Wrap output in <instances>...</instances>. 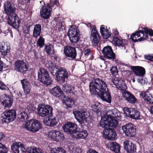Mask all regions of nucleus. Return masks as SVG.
<instances>
[{"label":"nucleus","mask_w":153,"mask_h":153,"mask_svg":"<svg viewBox=\"0 0 153 153\" xmlns=\"http://www.w3.org/2000/svg\"><path fill=\"white\" fill-rule=\"evenodd\" d=\"M131 70L134 74L137 76L143 77L146 74V71L144 68L140 66H132L131 67Z\"/></svg>","instance_id":"27"},{"label":"nucleus","mask_w":153,"mask_h":153,"mask_svg":"<svg viewBox=\"0 0 153 153\" xmlns=\"http://www.w3.org/2000/svg\"><path fill=\"white\" fill-rule=\"evenodd\" d=\"M109 113L110 114L106 115L105 116H108L109 117H111V118L112 117L115 119L118 117V113L117 112V110H112L110 111Z\"/></svg>","instance_id":"47"},{"label":"nucleus","mask_w":153,"mask_h":153,"mask_svg":"<svg viewBox=\"0 0 153 153\" xmlns=\"http://www.w3.org/2000/svg\"><path fill=\"white\" fill-rule=\"evenodd\" d=\"M87 109L82 108L79 110L73 111V114L75 118L82 127L84 124V120L86 119L85 115L87 114Z\"/></svg>","instance_id":"10"},{"label":"nucleus","mask_w":153,"mask_h":153,"mask_svg":"<svg viewBox=\"0 0 153 153\" xmlns=\"http://www.w3.org/2000/svg\"><path fill=\"white\" fill-rule=\"evenodd\" d=\"M144 30H138L131 36L130 39L134 42H141L145 40Z\"/></svg>","instance_id":"19"},{"label":"nucleus","mask_w":153,"mask_h":153,"mask_svg":"<svg viewBox=\"0 0 153 153\" xmlns=\"http://www.w3.org/2000/svg\"><path fill=\"white\" fill-rule=\"evenodd\" d=\"M7 149L4 145L0 143V153H7Z\"/></svg>","instance_id":"49"},{"label":"nucleus","mask_w":153,"mask_h":153,"mask_svg":"<svg viewBox=\"0 0 153 153\" xmlns=\"http://www.w3.org/2000/svg\"><path fill=\"white\" fill-rule=\"evenodd\" d=\"M50 4L51 5V7H53V5H56L57 6L58 4H59L58 0H54L53 1L50 0Z\"/></svg>","instance_id":"58"},{"label":"nucleus","mask_w":153,"mask_h":153,"mask_svg":"<svg viewBox=\"0 0 153 153\" xmlns=\"http://www.w3.org/2000/svg\"><path fill=\"white\" fill-rule=\"evenodd\" d=\"M99 95V96L101 99L103 101H104L108 103H110L111 101V97L108 90L103 91L98 94H96Z\"/></svg>","instance_id":"26"},{"label":"nucleus","mask_w":153,"mask_h":153,"mask_svg":"<svg viewBox=\"0 0 153 153\" xmlns=\"http://www.w3.org/2000/svg\"><path fill=\"white\" fill-rule=\"evenodd\" d=\"M26 129L33 133H35L42 128L40 121L35 119H30L25 124Z\"/></svg>","instance_id":"6"},{"label":"nucleus","mask_w":153,"mask_h":153,"mask_svg":"<svg viewBox=\"0 0 153 153\" xmlns=\"http://www.w3.org/2000/svg\"><path fill=\"white\" fill-rule=\"evenodd\" d=\"M122 129L125 135L129 137H133L136 135V126L132 123L126 124L122 126Z\"/></svg>","instance_id":"11"},{"label":"nucleus","mask_w":153,"mask_h":153,"mask_svg":"<svg viewBox=\"0 0 153 153\" xmlns=\"http://www.w3.org/2000/svg\"><path fill=\"white\" fill-rule=\"evenodd\" d=\"M110 149L116 153H119L120 152V147L119 145L116 142H112L110 143Z\"/></svg>","instance_id":"37"},{"label":"nucleus","mask_w":153,"mask_h":153,"mask_svg":"<svg viewBox=\"0 0 153 153\" xmlns=\"http://www.w3.org/2000/svg\"><path fill=\"white\" fill-rule=\"evenodd\" d=\"M49 92L51 95L54 97L61 99L65 97L64 94L59 86L54 87L50 90Z\"/></svg>","instance_id":"24"},{"label":"nucleus","mask_w":153,"mask_h":153,"mask_svg":"<svg viewBox=\"0 0 153 153\" xmlns=\"http://www.w3.org/2000/svg\"><path fill=\"white\" fill-rule=\"evenodd\" d=\"M68 36L72 43L77 42L81 38L79 30L76 26L74 25L71 26L68 32Z\"/></svg>","instance_id":"7"},{"label":"nucleus","mask_w":153,"mask_h":153,"mask_svg":"<svg viewBox=\"0 0 153 153\" xmlns=\"http://www.w3.org/2000/svg\"><path fill=\"white\" fill-rule=\"evenodd\" d=\"M52 45L50 44H49V45H45L44 51L46 52V54L49 55L52 52L53 50L51 49V47Z\"/></svg>","instance_id":"48"},{"label":"nucleus","mask_w":153,"mask_h":153,"mask_svg":"<svg viewBox=\"0 0 153 153\" xmlns=\"http://www.w3.org/2000/svg\"><path fill=\"white\" fill-rule=\"evenodd\" d=\"M14 69L17 72L25 74L28 69V65L24 61L18 59L13 64Z\"/></svg>","instance_id":"14"},{"label":"nucleus","mask_w":153,"mask_h":153,"mask_svg":"<svg viewBox=\"0 0 153 153\" xmlns=\"http://www.w3.org/2000/svg\"><path fill=\"white\" fill-rule=\"evenodd\" d=\"M86 153H99L98 152L96 151L95 150L90 149L89 150L87 151Z\"/></svg>","instance_id":"62"},{"label":"nucleus","mask_w":153,"mask_h":153,"mask_svg":"<svg viewBox=\"0 0 153 153\" xmlns=\"http://www.w3.org/2000/svg\"><path fill=\"white\" fill-rule=\"evenodd\" d=\"M52 153H66V151L62 147L55 148L51 150Z\"/></svg>","instance_id":"46"},{"label":"nucleus","mask_w":153,"mask_h":153,"mask_svg":"<svg viewBox=\"0 0 153 153\" xmlns=\"http://www.w3.org/2000/svg\"><path fill=\"white\" fill-rule=\"evenodd\" d=\"M41 6L40 11V14L42 18L44 19H47L49 17L51 13L52 9L51 5L49 4L45 6L44 4Z\"/></svg>","instance_id":"18"},{"label":"nucleus","mask_w":153,"mask_h":153,"mask_svg":"<svg viewBox=\"0 0 153 153\" xmlns=\"http://www.w3.org/2000/svg\"><path fill=\"white\" fill-rule=\"evenodd\" d=\"M90 91L91 94L96 95L108 88L106 82L99 78L94 79L90 82L89 85Z\"/></svg>","instance_id":"1"},{"label":"nucleus","mask_w":153,"mask_h":153,"mask_svg":"<svg viewBox=\"0 0 153 153\" xmlns=\"http://www.w3.org/2000/svg\"><path fill=\"white\" fill-rule=\"evenodd\" d=\"M4 13L8 15L15 13L16 8L11 1H7L4 4Z\"/></svg>","instance_id":"20"},{"label":"nucleus","mask_w":153,"mask_h":153,"mask_svg":"<svg viewBox=\"0 0 153 153\" xmlns=\"http://www.w3.org/2000/svg\"><path fill=\"white\" fill-rule=\"evenodd\" d=\"M7 87L6 85L0 80V89L4 90H7Z\"/></svg>","instance_id":"57"},{"label":"nucleus","mask_w":153,"mask_h":153,"mask_svg":"<svg viewBox=\"0 0 153 153\" xmlns=\"http://www.w3.org/2000/svg\"><path fill=\"white\" fill-rule=\"evenodd\" d=\"M46 66L48 68L51 74L54 76L56 75L58 70H59L57 66L53 61H48L46 64Z\"/></svg>","instance_id":"29"},{"label":"nucleus","mask_w":153,"mask_h":153,"mask_svg":"<svg viewBox=\"0 0 153 153\" xmlns=\"http://www.w3.org/2000/svg\"><path fill=\"white\" fill-rule=\"evenodd\" d=\"M77 127V125L74 122L67 121L64 123L62 128L67 134L72 135L74 134Z\"/></svg>","instance_id":"13"},{"label":"nucleus","mask_w":153,"mask_h":153,"mask_svg":"<svg viewBox=\"0 0 153 153\" xmlns=\"http://www.w3.org/2000/svg\"><path fill=\"white\" fill-rule=\"evenodd\" d=\"M38 76L39 81L46 85L52 84V78L50 76L48 72L44 68H40L38 71Z\"/></svg>","instance_id":"3"},{"label":"nucleus","mask_w":153,"mask_h":153,"mask_svg":"<svg viewBox=\"0 0 153 153\" xmlns=\"http://www.w3.org/2000/svg\"><path fill=\"white\" fill-rule=\"evenodd\" d=\"M24 91L26 95L29 94L31 88L30 83L27 79H24L21 80Z\"/></svg>","instance_id":"30"},{"label":"nucleus","mask_w":153,"mask_h":153,"mask_svg":"<svg viewBox=\"0 0 153 153\" xmlns=\"http://www.w3.org/2000/svg\"><path fill=\"white\" fill-rule=\"evenodd\" d=\"M31 148L30 147H28L26 149V151H25V153H32Z\"/></svg>","instance_id":"63"},{"label":"nucleus","mask_w":153,"mask_h":153,"mask_svg":"<svg viewBox=\"0 0 153 153\" xmlns=\"http://www.w3.org/2000/svg\"><path fill=\"white\" fill-rule=\"evenodd\" d=\"M20 142L13 143L11 146V149L14 153H19V149L20 146Z\"/></svg>","instance_id":"40"},{"label":"nucleus","mask_w":153,"mask_h":153,"mask_svg":"<svg viewBox=\"0 0 153 153\" xmlns=\"http://www.w3.org/2000/svg\"><path fill=\"white\" fill-rule=\"evenodd\" d=\"M50 55L51 59L54 61H56L57 60L58 56L55 53L54 49H53L52 52L51 53Z\"/></svg>","instance_id":"50"},{"label":"nucleus","mask_w":153,"mask_h":153,"mask_svg":"<svg viewBox=\"0 0 153 153\" xmlns=\"http://www.w3.org/2000/svg\"><path fill=\"white\" fill-rule=\"evenodd\" d=\"M45 39L42 36H40L36 42L37 46L39 47L40 48H42L45 45Z\"/></svg>","instance_id":"44"},{"label":"nucleus","mask_w":153,"mask_h":153,"mask_svg":"<svg viewBox=\"0 0 153 153\" xmlns=\"http://www.w3.org/2000/svg\"><path fill=\"white\" fill-rule=\"evenodd\" d=\"M52 107L48 105L41 104L39 105L37 109V114L39 117H51L53 116Z\"/></svg>","instance_id":"5"},{"label":"nucleus","mask_w":153,"mask_h":153,"mask_svg":"<svg viewBox=\"0 0 153 153\" xmlns=\"http://www.w3.org/2000/svg\"><path fill=\"white\" fill-rule=\"evenodd\" d=\"M3 115L1 118V122L3 124L8 123L12 122L16 119V111L12 109L6 110Z\"/></svg>","instance_id":"9"},{"label":"nucleus","mask_w":153,"mask_h":153,"mask_svg":"<svg viewBox=\"0 0 153 153\" xmlns=\"http://www.w3.org/2000/svg\"><path fill=\"white\" fill-rule=\"evenodd\" d=\"M144 58L146 60L153 62V54L151 55H145L144 56Z\"/></svg>","instance_id":"56"},{"label":"nucleus","mask_w":153,"mask_h":153,"mask_svg":"<svg viewBox=\"0 0 153 153\" xmlns=\"http://www.w3.org/2000/svg\"><path fill=\"white\" fill-rule=\"evenodd\" d=\"M64 53L65 57L69 60H76L77 53L76 48L70 45H67L64 48ZM82 52H81L79 57L76 60H78L80 59L82 55Z\"/></svg>","instance_id":"4"},{"label":"nucleus","mask_w":153,"mask_h":153,"mask_svg":"<svg viewBox=\"0 0 153 153\" xmlns=\"http://www.w3.org/2000/svg\"><path fill=\"white\" fill-rule=\"evenodd\" d=\"M93 28L91 30L90 38L92 42L96 45H97L100 40V36L95 26H92Z\"/></svg>","instance_id":"22"},{"label":"nucleus","mask_w":153,"mask_h":153,"mask_svg":"<svg viewBox=\"0 0 153 153\" xmlns=\"http://www.w3.org/2000/svg\"><path fill=\"white\" fill-rule=\"evenodd\" d=\"M48 136L56 142L62 141L64 139L63 134L58 131L53 130L51 131L48 133Z\"/></svg>","instance_id":"21"},{"label":"nucleus","mask_w":153,"mask_h":153,"mask_svg":"<svg viewBox=\"0 0 153 153\" xmlns=\"http://www.w3.org/2000/svg\"><path fill=\"white\" fill-rule=\"evenodd\" d=\"M116 88L120 90L126 91L127 87L125 81L123 80L120 81L116 85Z\"/></svg>","instance_id":"42"},{"label":"nucleus","mask_w":153,"mask_h":153,"mask_svg":"<svg viewBox=\"0 0 153 153\" xmlns=\"http://www.w3.org/2000/svg\"><path fill=\"white\" fill-rule=\"evenodd\" d=\"M17 116L19 122H23L25 121L26 123V122H28L29 120V117L27 113L25 112H23L19 114Z\"/></svg>","instance_id":"36"},{"label":"nucleus","mask_w":153,"mask_h":153,"mask_svg":"<svg viewBox=\"0 0 153 153\" xmlns=\"http://www.w3.org/2000/svg\"><path fill=\"white\" fill-rule=\"evenodd\" d=\"M32 153H41V149L36 148L33 149Z\"/></svg>","instance_id":"61"},{"label":"nucleus","mask_w":153,"mask_h":153,"mask_svg":"<svg viewBox=\"0 0 153 153\" xmlns=\"http://www.w3.org/2000/svg\"><path fill=\"white\" fill-rule=\"evenodd\" d=\"M19 147L21 148V151L22 152V153H25V151H26V149L25 148V146L24 144H22L20 142V143Z\"/></svg>","instance_id":"59"},{"label":"nucleus","mask_w":153,"mask_h":153,"mask_svg":"<svg viewBox=\"0 0 153 153\" xmlns=\"http://www.w3.org/2000/svg\"><path fill=\"white\" fill-rule=\"evenodd\" d=\"M144 29V33L145 40L148 38V34H149L150 36H153V30L152 29L149 30L147 28H145Z\"/></svg>","instance_id":"45"},{"label":"nucleus","mask_w":153,"mask_h":153,"mask_svg":"<svg viewBox=\"0 0 153 153\" xmlns=\"http://www.w3.org/2000/svg\"><path fill=\"white\" fill-rule=\"evenodd\" d=\"M120 81L117 80L115 79H114L112 80V82L113 84H114L116 87V85H117L118 82H119Z\"/></svg>","instance_id":"64"},{"label":"nucleus","mask_w":153,"mask_h":153,"mask_svg":"<svg viewBox=\"0 0 153 153\" xmlns=\"http://www.w3.org/2000/svg\"><path fill=\"white\" fill-rule=\"evenodd\" d=\"M65 99L64 101V102L68 108H71L74 104V100L70 97H66L64 98Z\"/></svg>","instance_id":"38"},{"label":"nucleus","mask_w":153,"mask_h":153,"mask_svg":"<svg viewBox=\"0 0 153 153\" xmlns=\"http://www.w3.org/2000/svg\"><path fill=\"white\" fill-rule=\"evenodd\" d=\"M123 96L125 100L129 103L134 104L137 102V99L130 91H125L123 93Z\"/></svg>","instance_id":"25"},{"label":"nucleus","mask_w":153,"mask_h":153,"mask_svg":"<svg viewBox=\"0 0 153 153\" xmlns=\"http://www.w3.org/2000/svg\"><path fill=\"white\" fill-rule=\"evenodd\" d=\"M56 26L58 28V30L59 31L63 30V27L62 22L61 21H58L57 22Z\"/></svg>","instance_id":"54"},{"label":"nucleus","mask_w":153,"mask_h":153,"mask_svg":"<svg viewBox=\"0 0 153 153\" xmlns=\"http://www.w3.org/2000/svg\"><path fill=\"white\" fill-rule=\"evenodd\" d=\"M142 94L143 98L144 100L151 104L153 98V95L147 91L144 92Z\"/></svg>","instance_id":"39"},{"label":"nucleus","mask_w":153,"mask_h":153,"mask_svg":"<svg viewBox=\"0 0 153 153\" xmlns=\"http://www.w3.org/2000/svg\"><path fill=\"white\" fill-rule=\"evenodd\" d=\"M124 113L126 115L130 118L135 120L140 119V112L134 108L128 107L123 108Z\"/></svg>","instance_id":"15"},{"label":"nucleus","mask_w":153,"mask_h":153,"mask_svg":"<svg viewBox=\"0 0 153 153\" xmlns=\"http://www.w3.org/2000/svg\"><path fill=\"white\" fill-rule=\"evenodd\" d=\"M91 108L92 110L96 113L99 114V112H100V107L98 105H97L96 104L92 105Z\"/></svg>","instance_id":"51"},{"label":"nucleus","mask_w":153,"mask_h":153,"mask_svg":"<svg viewBox=\"0 0 153 153\" xmlns=\"http://www.w3.org/2000/svg\"><path fill=\"white\" fill-rule=\"evenodd\" d=\"M118 124V121L115 118L111 117H109L108 116H104L102 117L100 123L97 125V127L102 128L112 127L115 128Z\"/></svg>","instance_id":"2"},{"label":"nucleus","mask_w":153,"mask_h":153,"mask_svg":"<svg viewBox=\"0 0 153 153\" xmlns=\"http://www.w3.org/2000/svg\"><path fill=\"white\" fill-rule=\"evenodd\" d=\"M42 31V26L39 24H36L35 25L33 30V36L37 39L40 36Z\"/></svg>","instance_id":"35"},{"label":"nucleus","mask_w":153,"mask_h":153,"mask_svg":"<svg viewBox=\"0 0 153 153\" xmlns=\"http://www.w3.org/2000/svg\"><path fill=\"white\" fill-rule=\"evenodd\" d=\"M56 79L59 83L61 84L65 81V78L68 77V74L66 69L62 68L59 69L58 71L55 75Z\"/></svg>","instance_id":"16"},{"label":"nucleus","mask_w":153,"mask_h":153,"mask_svg":"<svg viewBox=\"0 0 153 153\" xmlns=\"http://www.w3.org/2000/svg\"><path fill=\"white\" fill-rule=\"evenodd\" d=\"M7 23L15 29L19 28L21 23L20 19L15 13L8 15Z\"/></svg>","instance_id":"12"},{"label":"nucleus","mask_w":153,"mask_h":153,"mask_svg":"<svg viewBox=\"0 0 153 153\" xmlns=\"http://www.w3.org/2000/svg\"><path fill=\"white\" fill-rule=\"evenodd\" d=\"M5 95L6 98L2 102L1 104L4 106V109L10 108L13 103V98L10 96H7L6 95Z\"/></svg>","instance_id":"31"},{"label":"nucleus","mask_w":153,"mask_h":153,"mask_svg":"<svg viewBox=\"0 0 153 153\" xmlns=\"http://www.w3.org/2000/svg\"><path fill=\"white\" fill-rule=\"evenodd\" d=\"M100 33L104 39H108L111 36V34L108 29L105 28L104 25H101L100 28Z\"/></svg>","instance_id":"34"},{"label":"nucleus","mask_w":153,"mask_h":153,"mask_svg":"<svg viewBox=\"0 0 153 153\" xmlns=\"http://www.w3.org/2000/svg\"><path fill=\"white\" fill-rule=\"evenodd\" d=\"M111 38L112 41H113L117 46L120 47L123 50L126 49L125 46L126 44L125 42H123V39H121L118 38L117 37L113 36L111 37Z\"/></svg>","instance_id":"33"},{"label":"nucleus","mask_w":153,"mask_h":153,"mask_svg":"<svg viewBox=\"0 0 153 153\" xmlns=\"http://www.w3.org/2000/svg\"><path fill=\"white\" fill-rule=\"evenodd\" d=\"M48 117V118H46V119H44V123L46 125L51 127H54L56 126L58 122L56 118L55 117H53L52 116Z\"/></svg>","instance_id":"32"},{"label":"nucleus","mask_w":153,"mask_h":153,"mask_svg":"<svg viewBox=\"0 0 153 153\" xmlns=\"http://www.w3.org/2000/svg\"><path fill=\"white\" fill-rule=\"evenodd\" d=\"M102 52L103 56L100 58L103 60L107 59L114 61L117 59L116 55L114 52L112 47L108 45L104 47L102 51Z\"/></svg>","instance_id":"8"},{"label":"nucleus","mask_w":153,"mask_h":153,"mask_svg":"<svg viewBox=\"0 0 153 153\" xmlns=\"http://www.w3.org/2000/svg\"><path fill=\"white\" fill-rule=\"evenodd\" d=\"M84 54L85 56H88L91 54V51L90 49H87L84 51Z\"/></svg>","instance_id":"60"},{"label":"nucleus","mask_w":153,"mask_h":153,"mask_svg":"<svg viewBox=\"0 0 153 153\" xmlns=\"http://www.w3.org/2000/svg\"><path fill=\"white\" fill-rule=\"evenodd\" d=\"M123 146L125 150L129 153H134L136 152L137 146L130 141L126 140L123 143Z\"/></svg>","instance_id":"23"},{"label":"nucleus","mask_w":153,"mask_h":153,"mask_svg":"<svg viewBox=\"0 0 153 153\" xmlns=\"http://www.w3.org/2000/svg\"><path fill=\"white\" fill-rule=\"evenodd\" d=\"M74 134L75 135L76 137L78 139H85L87 136V131L82 128L77 127Z\"/></svg>","instance_id":"28"},{"label":"nucleus","mask_w":153,"mask_h":153,"mask_svg":"<svg viewBox=\"0 0 153 153\" xmlns=\"http://www.w3.org/2000/svg\"><path fill=\"white\" fill-rule=\"evenodd\" d=\"M1 58L0 57V72L2 71L3 68H7L8 65L3 62L1 60Z\"/></svg>","instance_id":"53"},{"label":"nucleus","mask_w":153,"mask_h":153,"mask_svg":"<svg viewBox=\"0 0 153 153\" xmlns=\"http://www.w3.org/2000/svg\"><path fill=\"white\" fill-rule=\"evenodd\" d=\"M75 87L73 86H72L71 85L70 87H69L67 88L66 89V91L67 92L69 93H72L74 94V90Z\"/></svg>","instance_id":"55"},{"label":"nucleus","mask_w":153,"mask_h":153,"mask_svg":"<svg viewBox=\"0 0 153 153\" xmlns=\"http://www.w3.org/2000/svg\"><path fill=\"white\" fill-rule=\"evenodd\" d=\"M110 71L112 75L114 76L117 75L118 72L117 67L113 66L110 69Z\"/></svg>","instance_id":"52"},{"label":"nucleus","mask_w":153,"mask_h":153,"mask_svg":"<svg viewBox=\"0 0 153 153\" xmlns=\"http://www.w3.org/2000/svg\"><path fill=\"white\" fill-rule=\"evenodd\" d=\"M8 46L5 45H2L0 47V52L2 55L5 56L7 55V53H8L10 50V48H9V49H8Z\"/></svg>","instance_id":"41"},{"label":"nucleus","mask_w":153,"mask_h":153,"mask_svg":"<svg viewBox=\"0 0 153 153\" xmlns=\"http://www.w3.org/2000/svg\"><path fill=\"white\" fill-rule=\"evenodd\" d=\"M32 25V22H27L25 25V27L23 29V32L26 34H30V29Z\"/></svg>","instance_id":"43"},{"label":"nucleus","mask_w":153,"mask_h":153,"mask_svg":"<svg viewBox=\"0 0 153 153\" xmlns=\"http://www.w3.org/2000/svg\"><path fill=\"white\" fill-rule=\"evenodd\" d=\"M103 130V136L106 139L111 140H114L117 134L115 130L114 129L108 128H104Z\"/></svg>","instance_id":"17"}]
</instances>
